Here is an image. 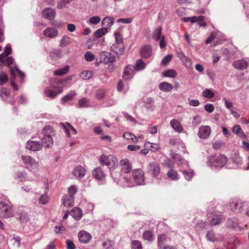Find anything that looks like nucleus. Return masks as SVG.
I'll list each match as a JSON object with an SVG mask.
<instances>
[{
  "instance_id": "obj_1",
  "label": "nucleus",
  "mask_w": 249,
  "mask_h": 249,
  "mask_svg": "<svg viewBox=\"0 0 249 249\" xmlns=\"http://www.w3.org/2000/svg\"><path fill=\"white\" fill-rule=\"evenodd\" d=\"M208 164L216 169L222 168L227 163V157L224 155L212 156L208 158Z\"/></svg>"
},
{
  "instance_id": "obj_2",
  "label": "nucleus",
  "mask_w": 249,
  "mask_h": 249,
  "mask_svg": "<svg viewBox=\"0 0 249 249\" xmlns=\"http://www.w3.org/2000/svg\"><path fill=\"white\" fill-rule=\"evenodd\" d=\"M99 161L102 165H106L109 169H114L118 165V160L116 157L112 155L101 156Z\"/></svg>"
},
{
  "instance_id": "obj_3",
  "label": "nucleus",
  "mask_w": 249,
  "mask_h": 249,
  "mask_svg": "<svg viewBox=\"0 0 249 249\" xmlns=\"http://www.w3.org/2000/svg\"><path fill=\"white\" fill-rule=\"evenodd\" d=\"M14 61V59L12 57H6V58L3 60V61H0L1 63V65H7L10 68V71L11 74L15 77L16 73H18L19 76L21 78H23L25 76V75L23 72L20 71L18 69L17 66H15L14 67H11V65L12 64Z\"/></svg>"
},
{
  "instance_id": "obj_4",
  "label": "nucleus",
  "mask_w": 249,
  "mask_h": 249,
  "mask_svg": "<svg viewBox=\"0 0 249 249\" xmlns=\"http://www.w3.org/2000/svg\"><path fill=\"white\" fill-rule=\"evenodd\" d=\"M73 77V75H69L65 79H54L51 82V85L54 88H63L68 85Z\"/></svg>"
},
{
  "instance_id": "obj_5",
  "label": "nucleus",
  "mask_w": 249,
  "mask_h": 249,
  "mask_svg": "<svg viewBox=\"0 0 249 249\" xmlns=\"http://www.w3.org/2000/svg\"><path fill=\"white\" fill-rule=\"evenodd\" d=\"M13 216L11 208L5 202H0V217L8 218Z\"/></svg>"
},
{
  "instance_id": "obj_6",
  "label": "nucleus",
  "mask_w": 249,
  "mask_h": 249,
  "mask_svg": "<svg viewBox=\"0 0 249 249\" xmlns=\"http://www.w3.org/2000/svg\"><path fill=\"white\" fill-rule=\"evenodd\" d=\"M21 159L27 168L30 170H33L37 168L38 166V162L36 161L31 156H22Z\"/></svg>"
},
{
  "instance_id": "obj_7",
  "label": "nucleus",
  "mask_w": 249,
  "mask_h": 249,
  "mask_svg": "<svg viewBox=\"0 0 249 249\" xmlns=\"http://www.w3.org/2000/svg\"><path fill=\"white\" fill-rule=\"evenodd\" d=\"M100 60V62H103L104 64L112 63L115 61L114 56L110 53L107 52H102L100 53L98 58L96 60Z\"/></svg>"
},
{
  "instance_id": "obj_8",
  "label": "nucleus",
  "mask_w": 249,
  "mask_h": 249,
  "mask_svg": "<svg viewBox=\"0 0 249 249\" xmlns=\"http://www.w3.org/2000/svg\"><path fill=\"white\" fill-rule=\"evenodd\" d=\"M147 173L154 177H157L160 172V164L156 162H152L147 167Z\"/></svg>"
},
{
  "instance_id": "obj_9",
  "label": "nucleus",
  "mask_w": 249,
  "mask_h": 249,
  "mask_svg": "<svg viewBox=\"0 0 249 249\" xmlns=\"http://www.w3.org/2000/svg\"><path fill=\"white\" fill-rule=\"evenodd\" d=\"M133 175L135 182L138 185H141L144 182V174L140 169H136L133 171Z\"/></svg>"
},
{
  "instance_id": "obj_10",
  "label": "nucleus",
  "mask_w": 249,
  "mask_h": 249,
  "mask_svg": "<svg viewBox=\"0 0 249 249\" xmlns=\"http://www.w3.org/2000/svg\"><path fill=\"white\" fill-rule=\"evenodd\" d=\"M120 166L124 173H129L132 170V164L127 159H124L120 161Z\"/></svg>"
},
{
  "instance_id": "obj_11",
  "label": "nucleus",
  "mask_w": 249,
  "mask_h": 249,
  "mask_svg": "<svg viewBox=\"0 0 249 249\" xmlns=\"http://www.w3.org/2000/svg\"><path fill=\"white\" fill-rule=\"evenodd\" d=\"M211 132V127L209 126L205 125L199 128L197 134L200 139H205L210 136Z\"/></svg>"
},
{
  "instance_id": "obj_12",
  "label": "nucleus",
  "mask_w": 249,
  "mask_h": 249,
  "mask_svg": "<svg viewBox=\"0 0 249 249\" xmlns=\"http://www.w3.org/2000/svg\"><path fill=\"white\" fill-rule=\"evenodd\" d=\"M42 144L37 141H28L26 143V148L33 151H37L42 149Z\"/></svg>"
},
{
  "instance_id": "obj_13",
  "label": "nucleus",
  "mask_w": 249,
  "mask_h": 249,
  "mask_svg": "<svg viewBox=\"0 0 249 249\" xmlns=\"http://www.w3.org/2000/svg\"><path fill=\"white\" fill-rule=\"evenodd\" d=\"M243 203L242 200L232 201L230 204V208L231 211L235 213H240L243 209Z\"/></svg>"
},
{
  "instance_id": "obj_14",
  "label": "nucleus",
  "mask_w": 249,
  "mask_h": 249,
  "mask_svg": "<svg viewBox=\"0 0 249 249\" xmlns=\"http://www.w3.org/2000/svg\"><path fill=\"white\" fill-rule=\"evenodd\" d=\"M42 17L50 20H53L55 16V11L51 8H46L42 12Z\"/></svg>"
},
{
  "instance_id": "obj_15",
  "label": "nucleus",
  "mask_w": 249,
  "mask_h": 249,
  "mask_svg": "<svg viewBox=\"0 0 249 249\" xmlns=\"http://www.w3.org/2000/svg\"><path fill=\"white\" fill-rule=\"evenodd\" d=\"M144 103V107L148 110L152 111L155 108L154 101L151 97H145L142 99Z\"/></svg>"
},
{
  "instance_id": "obj_16",
  "label": "nucleus",
  "mask_w": 249,
  "mask_h": 249,
  "mask_svg": "<svg viewBox=\"0 0 249 249\" xmlns=\"http://www.w3.org/2000/svg\"><path fill=\"white\" fill-rule=\"evenodd\" d=\"M79 240L81 243H87L91 238L90 234L84 231H81L78 233Z\"/></svg>"
},
{
  "instance_id": "obj_17",
  "label": "nucleus",
  "mask_w": 249,
  "mask_h": 249,
  "mask_svg": "<svg viewBox=\"0 0 249 249\" xmlns=\"http://www.w3.org/2000/svg\"><path fill=\"white\" fill-rule=\"evenodd\" d=\"M44 35L47 37L53 38L58 35V31L53 27L46 28L43 32Z\"/></svg>"
},
{
  "instance_id": "obj_18",
  "label": "nucleus",
  "mask_w": 249,
  "mask_h": 249,
  "mask_svg": "<svg viewBox=\"0 0 249 249\" xmlns=\"http://www.w3.org/2000/svg\"><path fill=\"white\" fill-rule=\"evenodd\" d=\"M93 176L95 178L102 180L105 178L106 174L101 167H98L94 169L92 172Z\"/></svg>"
},
{
  "instance_id": "obj_19",
  "label": "nucleus",
  "mask_w": 249,
  "mask_h": 249,
  "mask_svg": "<svg viewBox=\"0 0 249 249\" xmlns=\"http://www.w3.org/2000/svg\"><path fill=\"white\" fill-rule=\"evenodd\" d=\"M141 55L142 57L147 58L149 57L152 53L151 47L150 45H145L141 49Z\"/></svg>"
},
{
  "instance_id": "obj_20",
  "label": "nucleus",
  "mask_w": 249,
  "mask_h": 249,
  "mask_svg": "<svg viewBox=\"0 0 249 249\" xmlns=\"http://www.w3.org/2000/svg\"><path fill=\"white\" fill-rule=\"evenodd\" d=\"M233 66L236 69L243 70L248 67V63L244 60H235L233 62Z\"/></svg>"
},
{
  "instance_id": "obj_21",
  "label": "nucleus",
  "mask_w": 249,
  "mask_h": 249,
  "mask_svg": "<svg viewBox=\"0 0 249 249\" xmlns=\"http://www.w3.org/2000/svg\"><path fill=\"white\" fill-rule=\"evenodd\" d=\"M72 173L76 177L83 178L86 174V171L82 166L78 165L73 169Z\"/></svg>"
},
{
  "instance_id": "obj_22",
  "label": "nucleus",
  "mask_w": 249,
  "mask_h": 249,
  "mask_svg": "<svg viewBox=\"0 0 249 249\" xmlns=\"http://www.w3.org/2000/svg\"><path fill=\"white\" fill-rule=\"evenodd\" d=\"M225 219L222 215H213L210 221V224L211 226H214L219 224Z\"/></svg>"
},
{
  "instance_id": "obj_23",
  "label": "nucleus",
  "mask_w": 249,
  "mask_h": 249,
  "mask_svg": "<svg viewBox=\"0 0 249 249\" xmlns=\"http://www.w3.org/2000/svg\"><path fill=\"white\" fill-rule=\"evenodd\" d=\"M124 46L123 44H117L113 43L111 46V50L117 55H121L124 53Z\"/></svg>"
},
{
  "instance_id": "obj_24",
  "label": "nucleus",
  "mask_w": 249,
  "mask_h": 249,
  "mask_svg": "<svg viewBox=\"0 0 249 249\" xmlns=\"http://www.w3.org/2000/svg\"><path fill=\"white\" fill-rule=\"evenodd\" d=\"M82 210L77 207H75L71 210V215L76 220H80L82 216Z\"/></svg>"
},
{
  "instance_id": "obj_25",
  "label": "nucleus",
  "mask_w": 249,
  "mask_h": 249,
  "mask_svg": "<svg viewBox=\"0 0 249 249\" xmlns=\"http://www.w3.org/2000/svg\"><path fill=\"white\" fill-rule=\"evenodd\" d=\"M133 71L130 65H127L124 69L123 78L125 80L131 78L133 75Z\"/></svg>"
},
{
  "instance_id": "obj_26",
  "label": "nucleus",
  "mask_w": 249,
  "mask_h": 249,
  "mask_svg": "<svg viewBox=\"0 0 249 249\" xmlns=\"http://www.w3.org/2000/svg\"><path fill=\"white\" fill-rule=\"evenodd\" d=\"M231 131L238 136L244 139L246 138V134L239 125H235L233 126L231 128Z\"/></svg>"
},
{
  "instance_id": "obj_27",
  "label": "nucleus",
  "mask_w": 249,
  "mask_h": 249,
  "mask_svg": "<svg viewBox=\"0 0 249 249\" xmlns=\"http://www.w3.org/2000/svg\"><path fill=\"white\" fill-rule=\"evenodd\" d=\"M65 133L68 137H71V135H76L77 130L70 123H67V126H64Z\"/></svg>"
},
{
  "instance_id": "obj_28",
  "label": "nucleus",
  "mask_w": 249,
  "mask_h": 249,
  "mask_svg": "<svg viewBox=\"0 0 249 249\" xmlns=\"http://www.w3.org/2000/svg\"><path fill=\"white\" fill-rule=\"evenodd\" d=\"M159 89L165 92H168L171 91L173 89L172 85L167 82H163L159 84Z\"/></svg>"
},
{
  "instance_id": "obj_29",
  "label": "nucleus",
  "mask_w": 249,
  "mask_h": 249,
  "mask_svg": "<svg viewBox=\"0 0 249 249\" xmlns=\"http://www.w3.org/2000/svg\"><path fill=\"white\" fill-rule=\"evenodd\" d=\"M42 142L46 144V148H51L53 146V141L52 136L49 135H44L42 139Z\"/></svg>"
},
{
  "instance_id": "obj_30",
  "label": "nucleus",
  "mask_w": 249,
  "mask_h": 249,
  "mask_svg": "<svg viewBox=\"0 0 249 249\" xmlns=\"http://www.w3.org/2000/svg\"><path fill=\"white\" fill-rule=\"evenodd\" d=\"M63 204L66 207H71L73 206L74 203V196H66L63 199Z\"/></svg>"
},
{
  "instance_id": "obj_31",
  "label": "nucleus",
  "mask_w": 249,
  "mask_h": 249,
  "mask_svg": "<svg viewBox=\"0 0 249 249\" xmlns=\"http://www.w3.org/2000/svg\"><path fill=\"white\" fill-rule=\"evenodd\" d=\"M142 238L149 241H153L155 238L154 232L150 230L145 231L142 234Z\"/></svg>"
},
{
  "instance_id": "obj_32",
  "label": "nucleus",
  "mask_w": 249,
  "mask_h": 249,
  "mask_svg": "<svg viewBox=\"0 0 249 249\" xmlns=\"http://www.w3.org/2000/svg\"><path fill=\"white\" fill-rule=\"evenodd\" d=\"M17 218L22 222H26L28 220L27 214L26 212L18 209V213L17 214Z\"/></svg>"
},
{
  "instance_id": "obj_33",
  "label": "nucleus",
  "mask_w": 249,
  "mask_h": 249,
  "mask_svg": "<svg viewBox=\"0 0 249 249\" xmlns=\"http://www.w3.org/2000/svg\"><path fill=\"white\" fill-rule=\"evenodd\" d=\"M70 70L69 66H65L63 68L57 69L54 71V75L57 76H63L66 74Z\"/></svg>"
},
{
  "instance_id": "obj_34",
  "label": "nucleus",
  "mask_w": 249,
  "mask_h": 249,
  "mask_svg": "<svg viewBox=\"0 0 249 249\" xmlns=\"http://www.w3.org/2000/svg\"><path fill=\"white\" fill-rule=\"evenodd\" d=\"M171 126L178 132H181L183 130V127L176 120L172 119L170 121Z\"/></svg>"
},
{
  "instance_id": "obj_35",
  "label": "nucleus",
  "mask_w": 249,
  "mask_h": 249,
  "mask_svg": "<svg viewBox=\"0 0 249 249\" xmlns=\"http://www.w3.org/2000/svg\"><path fill=\"white\" fill-rule=\"evenodd\" d=\"M62 90H60L58 92H56L54 90H51L50 89H46L44 91V94L47 97H49L51 98H54L59 93H62Z\"/></svg>"
},
{
  "instance_id": "obj_36",
  "label": "nucleus",
  "mask_w": 249,
  "mask_h": 249,
  "mask_svg": "<svg viewBox=\"0 0 249 249\" xmlns=\"http://www.w3.org/2000/svg\"><path fill=\"white\" fill-rule=\"evenodd\" d=\"M166 236L164 234H160L158 237V246L160 249H163L165 247Z\"/></svg>"
},
{
  "instance_id": "obj_37",
  "label": "nucleus",
  "mask_w": 249,
  "mask_h": 249,
  "mask_svg": "<svg viewBox=\"0 0 249 249\" xmlns=\"http://www.w3.org/2000/svg\"><path fill=\"white\" fill-rule=\"evenodd\" d=\"M114 19L113 18L111 17L105 18L102 20V24L103 26H104L105 28H107L111 26L113 24Z\"/></svg>"
},
{
  "instance_id": "obj_38",
  "label": "nucleus",
  "mask_w": 249,
  "mask_h": 249,
  "mask_svg": "<svg viewBox=\"0 0 249 249\" xmlns=\"http://www.w3.org/2000/svg\"><path fill=\"white\" fill-rule=\"evenodd\" d=\"M48 191V187H47L45 188V194L42 195L39 198L38 201L40 204L42 205H45L48 202V197L46 195Z\"/></svg>"
},
{
  "instance_id": "obj_39",
  "label": "nucleus",
  "mask_w": 249,
  "mask_h": 249,
  "mask_svg": "<svg viewBox=\"0 0 249 249\" xmlns=\"http://www.w3.org/2000/svg\"><path fill=\"white\" fill-rule=\"evenodd\" d=\"M162 74L166 77L175 78L177 76V72L174 70H167L164 71Z\"/></svg>"
},
{
  "instance_id": "obj_40",
  "label": "nucleus",
  "mask_w": 249,
  "mask_h": 249,
  "mask_svg": "<svg viewBox=\"0 0 249 249\" xmlns=\"http://www.w3.org/2000/svg\"><path fill=\"white\" fill-rule=\"evenodd\" d=\"M12 49L10 46H6L4 52L0 54V61H3L6 57L11 53Z\"/></svg>"
},
{
  "instance_id": "obj_41",
  "label": "nucleus",
  "mask_w": 249,
  "mask_h": 249,
  "mask_svg": "<svg viewBox=\"0 0 249 249\" xmlns=\"http://www.w3.org/2000/svg\"><path fill=\"white\" fill-rule=\"evenodd\" d=\"M145 68V64L141 59H140L137 61L135 66L134 67L135 70L137 71L142 70Z\"/></svg>"
},
{
  "instance_id": "obj_42",
  "label": "nucleus",
  "mask_w": 249,
  "mask_h": 249,
  "mask_svg": "<svg viewBox=\"0 0 249 249\" xmlns=\"http://www.w3.org/2000/svg\"><path fill=\"white\" fill-rule=\"evenodd\" d=\"M162 28L160 26L153 33V37L155 40H159L161 37Z\"/></svg>"
},
{
  "instance_id": "obj_43",
  "label": "nucleus",
  "mask_w": 249,
  "mask_h": 249,
  "mask_svg": "<svg viewBox=\"0 0 249 249\" xmlns=\"http://www.w3.org/2000/svg\"><path fill=\"white\" fill-rule=\"evenodd\" d=\"M124 137L127 140H130L133 142H137L138 141L137 138L133 134L130 132H124L123 134Z\"/></svg>"
},
{
  "instance_id": "obj_44",
  "label": "nucleus",
  "mask_w": 249,
  "mask_h": 249,
  "mask_svg": "<svg viewBox=\"0 0 249 249\" xmlns=\"http://www.w3.org/2000/svg\"><path fill=\"white\" fill-rule=\"evenodd\" d=\"M171 157L175 161L178 162V164L184 163L185 161L183 159H182L180 155L178 154L173 153L171 154Z\"/></svg>"
},
{
  "instance_id": "obj_45",
  "label": "nucleus",
  "mask_w": 249,
  "mask_h": 249,
  "mask_svg": "<svg viewBox=\"0 0 249 249\" xmlns=\"http://www.w3.org/2000/svg\"><path fill=\"white\" fill-rule=\"evenodd\" d=\"M206 236L209 241L212 242H215L217 239L215 233L213 231H208L206 234Z\"/></svg>"
},
{
  "instance_id": "obj_46",
  "label": "nucleus",
  "mask_w": 249,
  "mask_h": 249,
  "mask_svg": "<svg viewBox=\"0 0 249 249\" xmlns=\"http://www.w3.org/2000/svg\"><path fill=\"white\" fill-rule=\"evenodd\" d=\"M167 176L169 178L172 180L178 179V174L177 172L173 169L169 171L167 173Z\"/></svg>"
},
{
  "instance_id": "obj_47",
  "label": "nucleus",
  "mask_w": 249,
  "mask_h": 249,
  "mask_svg": "<svg viewBox=\"0 0 249 249\" xmlns=\"http://www.w3.org/2000/svg\"><path fill=\"white\" fill-rule=\"evenodd\" d=\"M44 135L53 136L54 134V131L53 128L50 125L46 126L43 129Z\"/></svg>"
},
{
  "instance_id": "obj_48",
  "label": "nucleus",
  "mask_w": 249,
  "mask_h": 249,
  "mask_svg": "<svg viewBox=\"0 0 249 249\" xmlns=\"http://www.w3.org/2000/svg\"><path fill=\"white\" fill-rule=\"evenodd\" d=\"M92 76V72L89 71H85L81 72L80 77L84 80H88Z\"/></svg>"
},
{
  "instance_id": "obj_49",
  "label": "nucleus",
  "mask_w": 249,
  "mask_h": 249,
  "mask_svg": "<svg viewBox=\"0 0 249 249\" xmlns=\"http://www.w3.org/2000/svg\"><path fill=\"white\" fill-rule=\"evenodd\" d=\"M107 33V30L106 28H103L96 30L94 33V35L97 37L99 38L105 35Z\"/></svg>"
},
{
  "instance_id": "obj_50",
  "label": "nucleus",
  "mask_w": 249,
  "mask_h": 249,
  "mask_svg": "<svg viewBox=\"0 0 249 249\" xmlns=\"http://www.w3.org/2000/svg\"><path fill=\"white\" fill-rule=\"evenodd\" d=\"M103 246L105 249H114V242L111 240H107L103 243Z\"/></svg>"
},
{
  "instance_id": "obj_51",
  "label": "nucleus",
  "mask_w": 249,
  "mask_h": 249,
  "mask_svg": "<svg viewBox=\"0 0 249 249\" xmlns=\"http://www.w3.org/2000/svg\"><path fill=\"white\" fill-rule=\"evenodd\" d=\"M9 77L8 75L4 72L0 73V86L3 85L6 83L8 80Z\"/></svg>"
},
{
  "instance_id": "obj_52",
  "label": "nucleus",
  "mask_w": 249,
  "mask_h": 249,
  "mask_svg": "<svg viewBox=\"0 0 249 249\" xmlns=\"http://www.w3.org/2000/svg\"><path fill=\"white\" fill-rule=\"evenodd\" d=\"M132 249H142L141 242L138 240H133L131 243Z\"/></svg>"
},
{
  "instance_id": "obj_53",
  "label": "nucleus",
  "mask_w": 249,
  "mask_h": 249,
  "mask_svg": "<svg viewBox=\"0 0 249 249\" xmlns=\"http://www.w3.org/2000/svg\"><path fill=\"white\" fill-rule=\"evenodd\" d=\"M202 94L205 97L207 98H212L214 95L213 92L210 89L204 90L202 91Z\"/></svg>"
},
{
  "instance_id": "obj_54",
  "label": "nucleus",
  "mask_w": 249,
  "mask_h": 249,
  "mask_svg": "<svg viewBox=\"0 0 249 249\" xmlns=\"http://www.w3.org/2000/svg\"><path fill=\"white\" fill-rule=\"evenodd\" d=\"M173 56L172 54H168L163 58L161 60V64L166 66L172 60Z\"/></svg>"
},
{
  "instance_id": "obj_55",
  "label": "nucleus",
  "mask_w": 249,
  "mask_h": 249,
  "mask_svg": "<svg viewBox=\"0 0 249 249\" xmlns=\"http://www.w3.org/2000/svg\"><path fill=\"white\" fill-rule=\"evenodd\" d=\"M76 95V93L74 91H71L66 95H65L63 100L64 102H67L71 99H72Z\"/></svg>"
},
{
  "instance_id": "obj_56",
  "label": "nucleus",
  "mask_w": 249,
  "mask_h": 249,
  "mask_svg": "<svg viewBox=\"0 0 249 249\" xmlns=\"http://www.w3.org/2000/svg\"><path fill=\"white\" fill-rule=\"evenodd\" d=\"M182 173L185 178L188 180H190L194 175L193 171H183Z\"/></svg>"
},
{
  "instance_id": "obj_57",
  "label": "nucleus",
  "mask_w": 249,
  "mask_h": 249,
  "mask_svg": "<svg viewBox=\"0 0 249 249\" xmlns=\"http://www.w3.org/2000/svg\"><path fill=\"white\" fill-rule=\"evenodd\" d=\"M101 18L99 17L94 16L89 19V23L92 25H96L98 24Z\"/></svg>"
},
{
  "instance_id": "obj_58",
  "label": "nucleus",
  "mask_w": 249,
  "mask_h": 249,
  "mask_svg": "<svg viewBox=\"0 0 249 249\" xmlns=\"http://www.w3.org/2000/svg\"><path fill=\"white\" fill-rule=\"evenodd\" d=\"M10 90L6 88H3L0 90V96L3 98L4 97H8L10 94Z\"/></svg>"
},
{
  "instance_id": "obj_59",
  "label": "nucleus",
  "mask_w": 249,
  "mask_h": 249,
  "mask_svg": "<svg viewBox=\"0 0 249 249\" xmlns=\"http://www.w3.org/2000/svg\"><path fill=\"white\" fill-rule=\"evenodd\" d=\"M88 99L87 98H82L79 100L78 106L79 107H88Z\"/></svg>"
},
{
  "instance_id": "obj_60",
  "label": "nucleus",
  "mask_w": 249,
  "mask_h": 249,
  "mask_svg": "<svg viewBox=\"0 0 249 249\" xmlns=\"http://www.w3.org/2000/svg\"><path fill=\"white\" fill-rule=\"evenodd\" d=\"M146 145L147 147H149L151 150L153 152L157 151L159 149V146L155 143H152L151 142H148L146 144Z\"/></svg>"
},
{
  "instance_id": "obj_61",
  "label": "nucleus",
  "mask_w": 249,
  "mask_h": 249,
  "mask_svg": "<svg viewBox=\"0 0 249 249\" xmlns=\"http://www.w3.org/2000/svg\"><path fill=\"white\" fill-rule=\"evenodd\" d=\"M85 59L87 61H91L94 60V56L90 52H87L84 55Z\"/></svg>"
},
{
  "instance_id": "obj_62",
  "label": "nucleus",
  "mask_w": 249,
  "mask_h": 249,
  "mask_svg": "<svg viewBox=\"0 0 249 249\" xmlns=\"http://www.w3.org/2000/svg\"><path fill=\"white\" fill-rule=\"evenodd\" d=\"M70 38L68 36H64L60 42L61 47H65L70 43Z\"/></svg>"
},
{
  "instance_id": "obj_63",
  "label": "nucleus",
  "mask_w": 249,
  "mask_h": 249,
  "mask_svg": "<svg viewBox=\"0 0 249 249\" xmlns=\"http://www.w3.org/2000/svg\"><path fill=\"white\" fill-rule=\"evenodd\" d=\"M163 165L168 168H172L174 165V163L172 160L167 158L164 160Z\"/></svg>"
},
{
  "instance_id": "obj_64",
  "label": "nucleus",
  "mask_w": 249,
  "mask_h": 249,
  "mask_svg": "<svg viewBox=\"0 0 249 249\" xmlns=\"http://www.w3.org/2000/svg\"><path fill=\"white\" fill-rule=\"evenodd\" d=\"M201 122V118L198 115L194 117L193 120L192 122V124L193 126H197L200 124Z\"/></svg>"
}]
</instances>
